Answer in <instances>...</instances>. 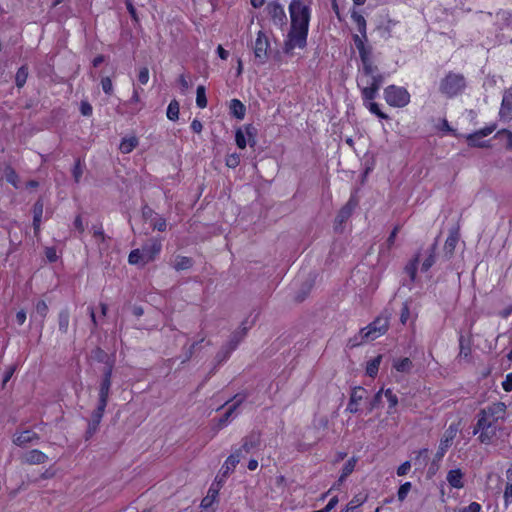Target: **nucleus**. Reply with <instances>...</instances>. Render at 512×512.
<instances>
[{
    "label": "nucleus",
    "instance_id": "obj_1",
    "mask_svg": "<svg viewBox=\"0 0 512 512\" xmlns=\"http://www.w3.org/2000/svg\"><path fill=\"white\" fill-rule=\"evenodd\" d=\"M313 0H292L289 5L291 28L285 42V52L289 53L295 48L303 49L307 43L311 10Z\"/></svg>",
    "mask_w": 512,
    "mask_h": 512
},
{
    "label": "nucleus",
    "instance_id": "obj_2",
    "mask_svg": "<svg viewBox=\"0 0 512 512\" xmlns=\"http://www.w3.org/2000/svg\"><path fill=\"white\" fill-rule=\"evenodd\" d=\"M505 413L506 405L503 402L493 403L479 411L473 434H479L478 439L482 444H491L496 438L498 421L504 419Z\"/></svg>",
    "mask_w": 512,
    "mask_h": 512
},
{
    "label": "nucleus",
    "instance_id": "obj_3",
    "mask_svg": "<svg viewBox=\"0 0 512 512\" xmlns=\"http://www.w3.org/2000/svg\"><path fill=\"white\" fill-rule=\"evenodd\" d=\"M466 87V80L462 74L449 72L441 81L439 91L448 98L461 94Z\"/></svg>",
    "mask_w": 512,
    "mask_h": 512
},
{
    "label": "nucleus",
    "instance_id": "obj_4",
    "mask_svg": "<svg viewBox=\"0 0 512 512\" xmlns=\"http://www.w3.org/2000/svg\"><path fill=\"white\" fill-rule=\"evenodd\" d=\"M384 81V76L380 73L363 74L358 79V86L361 87L362 96L365 100L376 98L378 90Z\"/></svg>",
    "mask_w": 512,
    "mask_h": 512
},
{
    "label": "nucleus",
    "instance_id": "obj_5",
    "mask_svg": "<svg viewBox=\"0 0 512 512\" xmlns=\"http://www.w3.org/2000/svg\"><path fill=\"white\" fill-rule=\"evenodd\" d=\"M386 102L393 107H404L410 102V94L403 87L390 85L384 90Z\"/></svg>",
    "mask_w": 512,
    "mask_h": 512
},
{
    "label": "nucleus",
    "instance_id": "obj_6",
    "mask_svg": "<svg viewBox=\"0 0 512 512\" xmlns=\"http://www.w3.org/2000/svg\"><path fill=\"white\" fill-rule=\"evenodd\" d=\"M388 318L384 316L377 317L371 324L361 330L362 338L374 340L383 335L388 329Z\"/></svg>",
    "mask_w": 512,
    "mask_h": 512
},
{
    "label": "nucleus",
    "instance_id": "obj_7",
    "mask_svg": "<svg viewBox=\"0 0 512 512\" xmlns=\"http://www.w3.org/2000/svg\"><path fill=\"white\" fill-rule=\"evenodd\" d=\"M458 431H459L458 424L449 425V427L445 430L443 437L440 440L438 450L435 454L434 461H440L444 457L448 448L452 445V442H453L454 438L456 437Z\"/></svg>",
    "mask_w": 512,
    "mask_h": 512
},
{
    "label": "nucleus",
    "instance_id": "obj_8",
    "mask_svg": "<svg viewBox=\"0 0 512 512\" xmlns=\"http://www.w3.org/2000/svg\"><path fill=\"white\" fill-rule=\"evenodd\" d=\"M266 9L275 25L283 27L287 24L285 10L278 0L268 3Z\"/></svg>",
    "mask_w": 512,
    "mask_h": 512
},
{
    "label": "nucleus",
    "instance_id": "obj_9",
    "mask_svg": "<svg viewBox=\"0 0 512 512\" xmlns=\"http://www.w3.org/2000/svg\"><path fill=\"white\" fill-rule=\"evenodd\" d=\"M359 56L362 63L361 72L363 74H372L378 71V67L374 64L373 48L371 45H365V47L359 51Z\"/></svg>",
    "mask_w": 512,
    "mask_h": 512
},
{
    "label": "nucleus",
    "instance_id": "obj_10",
    "mask_svg": "<svg viewBox=\"0 0 512 512\" xmlns=\"http://www.w3.org/2000/svg\"><path fill=\"white\" fill-rule=\"evenodd\" d=\"M367 393H368L367 390L364 389L363 387H354L351 390L350 399H349V403L347 405L346 410L353 414L358 413L360 402L364 398H366Z\"/></svg>",
    "mask_w": 512,
    "mask_h": 512
},
{
    "label": "nucleus",
    "instance_id": "obj_11",
    "mask_svg": "<svg viewBox=\"0 0 512 512\" xmlns=\"http://www.w3.org/2000/svg\"><path fill=\"white\" fill-rule=\"evenodd\" d=\"M268 46L269 43L267 37L260 31L254 44L255 58L260 64H263L267 59Z\"/></svg>",
    "mask_w": 512,
    "mask_h": 512
},
{
    "label": "nucleus",
    "instance_id": "obj_12",
    "mask_svg": "<svg viewBox=\"0 0 512 512\" xmlns=\"http://www.w3.org/2000/svg\"><path fill=\"white\" fill-rule=\"evenodd\" d=\"M245 399H246L245 394H236L231 400H229L225 403V404H228L231 401H233V404L231 406H229V408L227 409V411L225 412L223 417H221L219 419L218 429H221L228 423L229 419L233 416V414L235 413L237 408L243 403V401Z\"/></svg>",
    "mask_w": 512,
    "mask_h": 512
},
{
    "label": "nucleus",
    "instance_id": "obj_13",
    "mask_svg": "<svg viewBox=\"0 0 512 512\" xmlns=\"http://www.w3.org/2000/svg\"><path fill=\"white\" fill-rule=\"evenodd\" d=\"M499 116L504 121L512 119V88L505 90L503 94Z\"/></svg>",
    "mask_w": 512,
    "mask_h": 512
},
{
    "label": "nucleus",
    "instance_id": "obj_14",
    "mask_svg": "<svg viewBox=\"0 0 512 512\" xmlns=\"http://www.w3.org/2000/svg\"><path fill=\"white\" fill-rule=\"evenodd\" d=\"M260 445V434L258 432H251L249 435L243 438L241 447L234 453H242L245 451L246 454L250 453L252 449Z\"/></svg>",
    "mask_w": 512,
    "mask_h": 512
},
{
    "label": "nucleus",
    "instance_id": "obj_15",
    "mask_svg": "<svg viewBox=\"0 0 512 512\" xmlns=\"http://www.w3.org/2000/svg\"><path fill=\"white\" fill-rule=\"evenodd\" d=\"M495 129V126L486 127L484 129H481L475 133H472L467 136V141L469 145L476 146V147H486L487 144L485 141H481L483 137L488 136L491 134Z\"/></svg>",
    "mask_w": 512,
    "mask_h": 512
},
{
    "label": "nucleus",
    "instance_id": "obj_16",
    "mask_svg": "<svg viewBox=\"0 0 512 512\" xmlns=\"http://www.w3.org/2000/svg\"><path fill=\"white\" fill-rule=\"evenodd\" d=\"M23 462L30 464V465H38L43 464L47 461L48 457L45 453H43L40 450L34 449L29 452H27L23 456Z\"/></svg>",
    "mask_w": 512,
    "mask_h": 512
},
{
    "label": "nucleus",
    "instance_id": "obj_17",
    "mask_svg": "<svg viewBox=\"0 0 512 512\" xmlns=\"http://www.w3.org/2000/svg\"><path fill=\"white\" fill-rule=\"evenodd\" d=\"M38 439H39V436L37 433H35L31 430H25V431L20 432L19 434H16L13 439V442L17 446H25V445L33 442L34 440H38Z\"/></svg>",
    "mask_w": 512,
    "mask_h": 512
},
{
    "label": "nucleus",
    "instance_id": "obj_18",
    "mask_svg": "<svg viewBox=\"0 0 512 512\" xmlns=\"http://www.w3.org/2000/svg\"><path fill=\"white\" fill-rule=\"evenodd\" d=\"M459 238H460L459 229L458 228L452 229L450 232V235L446 239L445 245H444V251H445L446 256L451 257L453 255L454 249L459 241Z\"/></svg>",
    "mask_w": 512,
    "mask_h": 512
},
{
    "label": "nucleus",
    "instance_id": "obj_19",
    "mask_svg": "<svg viewBox=\"0 0 512 512\" xmlns=\"http://www.w3.org/2000/svg\"><path fill=\"white\" fill-rule=\"evenodd\" d=\"M463 476L460 469H452L447 473L446 480L451 487L461 489L464 486Z\"/></svg>",
    "mask_w": 512,
    "mask_h": 512
},
{
    "label": "nucleus",
    "instance_id": "obj_20",
    "mask_svg": "<svg viewBox=\"0 0 512 512\" xmlns=\"http://www.w3.org/2000/svg\"><path fill=\"white\" fill-rule=\"evenodd\" d=\"M161 250V243L157 240H151L144 246V257L145 260L150 262Z\"/></svg>",
    "mask_w": 512,
    "mask_h": 512
},
{
    "label": "nucleus",
    "instance_id": "obj_21",
    "mask_svg": "<svg viewBox=\"0 0 512 512\" xmlns=\"http://www.w3.org/2000/svg\"><path fill=\"white\" fill-rule=\"evenodd\" d=\"M240 462V455L238 453L231 454L225 461L220 472L223 477H227Z\"/></svg>",
    "mask_w": 512,
    "mask_h": 512
},
{
    "label": "nucleus",
    "instance_id": "obj_22",
    "mask_svg": "<svg viewBox=\"0 0 512 512\" xmlns=\"http://www.w3.org/2000/svg\"><path fill=\"white\" fill-rule=\"evenodd\" d=\"M1 178L5 179L8 183L12 184L15 188H19V176L15 169L10 165H6L1 170Z\"/></svg>",
    "mask_w": 512,
    "mask_h": 512
},
{
    "label": "nucleus",
    "instance_id": "obj_23",
    "mask_svg": "<svg viewBox=\"0 0 512 512\" xmlns=\"http://www.w3.org/2000/svg\"><path fill=\"white\" fill-rule=\"evenodd\" d=\"M247 333V327L241 326L239 329H237L235 332L232 333L229 342L226 344V346L234 351L238 344L243 340Z\"/></svg>",
    "mask_w": 512,
    "mask_h": 512
},
{
    "label": "nucleus",
    "instance_id": "obj_24",
    "mask_svg": "<svg viewBox=\"0 0 512 512\" xmlns=\"http://www.w3.org/2000/svg\"><path fill=\"white\" fill-rule=\"evenodd\" d=\"M229 108L235 118L242 120L245 117L246 108L240 100L232 99Z\"/></svg>",
    "mask_w": 512,
    "mask_h": 512
},
{
    "label": "nucleus",
    "instance_id": "obj_25",
    "mask_svg": "<svg viewBox=\"0 0 512 512\" xmlns=\"http://www.w3.org/2000/svg\"><path fill=\"white\" fill-rule=\"evenodd\" d=\"M69 321H70L69 310L67 308H64L58 314V326H59V331L62 334H66L68 332Z\"/></svg>",
    "mask_w": 512,
    "mask_h": 512
},
{
    "label": "nucleus",
    "instance_id": "obj_26",
    "mask_svg": "<svg viewBox=\"0 0 512 512\" xmlns=\"http://www.w3.org/2000/svg\"><path fill=\"white\" fill-rule=\"evenodd\" d=\"M138 145V139L136 137H129V138H123L119 149L122 153L128 154L132 152L134 148H136Z\"/></svg>",
    "mask_w": 512,
    "mask_h": 512
},
{
    "label": "nucleus",
    "instance_id": "obj_27",
    "mask_svg": "<svg viewBox=\"0 0 512 512\" xmlns=\"http://www.w3.org/2000/svg\"><path fill=\"white\" fill-rule=\"evenodd\" d=\"M351 18L355 22V24L357 25L358 32L363 36V38L365 40H367L366 20H365V18L361 14H359V13H357L355 11L352 13Z\"/></svg>",
    "mask_w": 512,
    "mask_h": 512
},
{
    "label": "nucleus",
    "instance_id": "obj_28",
    "mask_svg": "<svg viewBox=\"0 0 512 512\" xmlns=\"http://www.w3.org/2000/svg\"><path fill=\"white\" fill-rule=\"evenodd\" d=\"M110 388H111V382L101 381L100 388H99L98 404H100L102 406H107Z\"/></svg>",
    "mask_w": 512,
    "mask_h": 512
},
{
    "label": "nucleus",
    "instance_id": "obj_29",
    "mask_svg": "<svg viewBox=\"0 0 512 512\" xmlns=\"http://www.w3.org/2000/svg\"><path fill=\"white\" fill-rule=\"evenodd\" d=\"M435 249L436 244H433L428 250H427V257L423 260L421 270L423 272H426L432 267V265L435 263Z\"/></svg>",
    "mask_w": 512,
    "mask_h": 512
},
{
    "label": "nucleus",
    "instance_id": "obj_30",
    "mask_svg": "<svg viewBox=\"0 0 512 512\" xmlns=\"http://www.w3.org/2000/svg\"><path fill=\"white\" fill-rule=\"evenodd\" d=\"M193 261L189 257L185 256H177L175 259V262L173 264V267L177 270H187L192 267Z\"/></svg>",
    "mask_w": 512,
    "mask_h": 512
},
{
    "label": "nucleus",
    "instance_id": "obj_31",
    "mask_svg": "<svg viewBox=\"0 0 512 512\" xmlns=\"http://www.w3.org/2000/svg\"><path fill=\"white\" fill-rule=\"evenodd\" d=\"M128 260H129L130 264L149 263L148 261L145 260V257H144V247L141 250L140 249L132 250L129 254Z\"/></svg>",
    "mask_w": 512,
    "mask_h": 512
},
{
    "label": "nucleus",
    "instance_id": "obj_32",
    "mask_svg": "<svg viewBox=\"0 0 512 512\" xmlns=\"http://www.w3.org/2000/svg\"><path fill=\"white\" fill-rule=\"evenodd\" d=\"M381 360L382 356L378 355L377 357H375L374 359L367 363L366 373L368 376L375 377L377 375Z\"/></svg>",
    "mask_w": 512,
    "mask_h": 512
},
{
    "label": "nucleus",
    "instance_id": "obj_33",
    "mask_svg": "<svg viewBox=\"0 0 512 512\" xmlns=\"http://www.w3.org/2000/svg\"><path fill=\"white\" fill-rule=\"evenodd\" d=\"M244 132L247 140V144H249L251 147H254L257 143L256 136H257V129L253 125H245L244 126Z\"/></svg>",
    "mask_w": 512,
    "mask_h": 512
},
{
    "label": "nucleus",
    "instance_id": "obj_34",
    "mask_svg": "<svg viewBox=\"0 0 512 512\" xmlns=\"http://www.w3.org/2000/svg\"><path fill=\"white\" fill-rule=\"evenodd\" d=\"M355 205L356 204L352 200H349V202L341 209V211L337 217L340 224H342L348 220Z\"/></svg>",
    "mask_w": 512,
    "mask_h": 512
},
{
    "label": "nucleus",
    "instance_id": "obj_35",
    "mask_svg": "<svg viewBox=\"0 0 512 512\" xmlns=\"http://www.w3.org/2000/svg\"><path fill=\"white\" fill-rule=\"evenodd\" d=\"M43 200L39 198L33 206V224H40L43 215Z\"/></svg>",
    "mask_w": 512,
    "mask_h": 512
},
{
    "label": "nucleus",
    "instance_id": "obj_36",
    "mask_svg": "<svg viewBox=\"0 0 512 512\" xmlns=\"http://www.w3.org/2000/svg\"><path fill=\"white\" fill-rule=\"evenodd\" d=\"M179 109L180 105L177 100H172L167 108V117L168 119L175 121L179 118Z\"/></svg>",
    "mask_w": 512,
    "mask_h": 512
},
{
    "label": "nucleus",
    "instance_id": "obj_37",
    "mask_svg": "<svg viewBox=\"0 0 512 512\" xmlns=\"http://www.w3.org/2000/svg\"><path fill=\"white\" fill-rule=\"evenodd\" d=\"M355 465H356V459L355 458H351L350 460H348L343 469H342V473L339 477V482H343L354 470L355 468Z\"/></svg>",
    "mask_w": 512,
    "mask_h": 512
},
{
    "label": "nucleus",
    "instance_id": "obj_38",
    "mask_svg": "<svg viewBox=\"0 0 512 512\" xmlns=\"http://www.w3.org/2000/svg\"><path fill=\"white\" fill-rule=\"evenodd\" d=\"M393 366L399 372H409L412 368V362L406 357L395 361Z\"/></svg>",
    "mask_w": 512,
    "mask_h": 512
},
{
    "label": "nucleus",
    "instance_id": "obj_39",
    "mask_svg": "<svg viewBox=\"0 0 512 512\" xmlns=\"http://www.w3.org/2000/svg\"><path fill=\"white\" fill-rule=\"evenodd\" d=\"M28 77V68L27 66L23 65L21 66L15 76V82L17 87H23L26 83Z\"/></svg>",
    "mask_w": 512,
    "mask_h": 512
},
{
    "label": "nucleus",
    "instance_id": "obj_40",
    "mask_svg": "<svg viewBox=\"0 0 512 512\" xmlns=\"http://www.w3.org/2000/svg\"><path fill=\"white\" fill-rule=\"evenodd\" d=\"M196 104L199 108H205L207 106V98L205 94V87L199 85L196 91Z\"/></svg>",
    "mask_w": 512,
    "mask_h": 512
},
{
    "label": "nucleus",
    "instance_id": "obj_41",
    "mask_svg": "<svg viewBox=\"0 0 512 512\" xmlns=\"http://www.w3.org/2000/svg\"><path fill=\"white\" fill-rule=\"evenodd\" d=\"M105 408L106 406L98 404L97 408L92 412L89 422L99 425L104 415Z\"/></svg>",
    "mask_w": 512,
    "mask_h": 512
},
{
    "label": "nucleus",
    "instance_id": "obj_42",
    "mask_svg": "<svg viewBox=\"0 0 512 512\" xmlns=\"http://www.w3.org/2000/svg\"><path fill=\"white\" fill-rule=\"evenodd\" d=\"M218 495L217 490H213L212 488L209 489L208 494L206 497H204L201 501V507L203 508H209L213 502L215 501L216 497Z\"/></svg>",
    "mask_w": 512,
    "mask_h": 512
},
{
    "label": "nucleus",
    "instance_id": "obj_43",
    "mask_svg": "<svg viewBox=\"0 0 512 512\" xmlns=\"http://www.w3.org/2000/svg\"><path fill=\"white\" fill-rule=\"evenodd\" d=\"M419 262V256H416L406 267L405 272L409 275L411 280L415 279L417 271V263Z\"/></svg>",
    "mask_w": 512,
    "mask_h": 512
},
{
    "label": "nucleus",
    "instance_id": "obj_44",
    "mask_svg": "<svg viewBox=\"0 0 512 512\" xmlns=\"http://www.w3.org/2000/svg\"><path fill=\"white\" fill-rule=\"evenodd\" d=\"M235 141H236L238 148L244 149L246 147L247 140H246L245 132L243 129H241V128L237 129L236 134H235Z\"/></svg>",
    "mask_w": 512,
    "mask_h": 512
},
{
    "label": "nucleus",
    "instance_id": "obj_45",
    "mask_svg": "<svg viewBox=\"0 0 512 512\" xmlns=\"http://www.w3.org/2000/svg\"><path fill=\"white\" fill-rule=\"evenodd\" d=\"M366 500V497L355 496L346 506V512L352 511L362 505Z\"/></svg>",
    "mask_w": 512,
    "mask_h": 512
},
{
    "label": "nucleus",
    "instance_id": "obj_46",
    "mask_svg": "<svg viewBox=\"0 0 512 512\" xmlns=\"http://www.w3.org/2000/svg\"><path fill=\"white\" fill-rule=\"evenodd\" d=\"M231 353L232 350H230L226 345L223 346L215 357L217 363L221 364L222 362L226 361Z\"/></svg>",
    "mask_w": 512,
    "mask_h": 512
},
{
    "label": "nucleus",
    "instance_id": "obj_47",
    "mask_svg": "<svg viewBox=\"0 0 512 512\" xmlns=\"http://www.w3.org/2000/svg\"><path fill=\"white\" fill-rule=\"evenodd\" d=\"M411 483L410 482H406L404 484H402L399 489H398V493H397V496H398V500L399 501H404L405 498L407 497L409 491L411 490Z\"/></svg>",
    "mask_w": 512,
    "mask_h": 512
},
{
    "label": "nucleus",
    "instance_id": "obj_48",
    "mask_svg": "<svg viewBox=\"0 0 512 512\" xmlns=\"http://www.w3.org/2000/svg\"><path fill=\"white\" fill-rule=\"evenodd\" d=\"M82 174H83V168L81 166V161H80V159H77L75 162V165L73 167V170H72V175H73V178L76 183L80 182Z\"/></svg>",
    "mask_w": 512,
    "mask_h": 512
},
{
    "label": "nucleus",
    "instance_id": "obj_49",
    "mask_svg": "<svg viewBox=\"0 0 512 512\" xmlns=\"http://www.w3.org/2000/svg\"><path fill=\"white\" fill-rule=\"evenodd\" d=\"M385 396L389 402V411L388 413H391V409L395 408L398 404V398L395 394H393L391 389H387L385 391Z\"/></svg>",
    "mask_w": 512,
    "mask_h": 512
},
{
    "label": "nucleus",
    "instance_id": "obj_50",
    "mask_svg": "<svg viewBox=\"0 0 512 512\" xmlns=\"http://www.w3.org/2000/svg\"><path fill=\"white\" fill-rule=\"evenodd\" d=\"M496 17H497V20L499 22H502L506 25H510L511 24V18H512V15L510 12L508 11H505V10H501L499 11L497 14H496Z\"/></svg>",
    "mask_w": 512,
    "mask_h": 512
},
{
    "label": "nucleus",
    "instance_id": "obj_51",
    "mask_svg": "<svg viewBox=\"0 0 512 512\" xmlns=\"http://www.w3.org/2000/svg\"><path fill=\"white\" fill-rule=\"evenodd\" d=\"M101 86H102L103 91L107 95H111L113 93V85H112V81L109 77L102 78Z\"/></svg>",
    "mask_w": 512,
    "mask_h": 512
},
{
    "label": "nucleus",
    "instance_id": "obj_52",
    "mask_svg": "<svg viewBox=\"0 0 512 512\" xmlns=\"http://www.w3.org/2000/svg\"><path fill=\"white\" fill-rule=\"evenodd\" d=\"M36 313L38 315H40L42 317V319H44L47 315V312H48V306L47 304L45 303V301H38L37 304H36Z\"/></svg>",
    "mask_w": 512,
    "mask_h": 512
},
{
    "label": "nucleus",
    "instance_id": "obj_53",
    "mask_svg": "<svg viewBox=\"0 0 512 512\" xmlns=\"http://www.w3.org/2000/svg\"><path fill=\"white\" fill-rule=\"evenodd\" d=\"M504 501L505 506H508L512 503V482L507 481L505 491H504Z\"/></svg>",
    "mask_w": 512,
    "mask_h": 512
},
{
    "label": "nucleus",
    "instance_id": "obj_54",
    "mask_svg": "<svg viewBox=\"0 0 512 512\" xmlns=\"http://www.w3.org/2000/svg\"><path fill=\"white\" fill-rule=\"evenodd\" d=\"M382 393H383V389L379 390L375 394L373 399L370 401L369 407H368L369 412H371L374 408L378 407V405L380 404L381 399H382Z\"/></svg>",
    "mask_w": 512,
    "mask_h": 512
},
{
    "label": "nucleus",
    "instance_id": "obj_55",
    "mask_svg": "<svg viewBox=\"0 0 512 512\" xmlns=\"http://www.w3.org/2000/svg\"><path fill=\"white\" fill-rule=\"evenodd\" d=\"M93 358L99 362H107L108 355L107 353L102 350L101 348H96L93 351Z\"/></svg>",
    "mask_w": 512,
    "mask_h": 512
},
{
    "label": "nucleus",
    "instance_id": "obj_56",
    "mask_svg": "<svg viewBox=\"0 0 512 512\" xmlns=\"http://www.w3.org/2000/svg\"><path fill=\"white\" fill-rule=\"evenodd\" d=\"M239 162H240V158H239V155L234 153V154H231L229 156H227L226 158V165L230 168H235L239 165Z\"/></svg>",
    "mask_w": 512,
    "mask_h": 512
},
{
    "label": "nucleus",
    "instance_id": "obj_57",
    "mask_svg": "<svg viewBox=\"0 0 512 512\" xmlns=\"http://www.w3.org/2000/svg\"><path fill=\"white\" fill-rule=\"evenodd\" d=\"M148 80H149V70L147 67H143L140 69L139 71V74H138V81L142 84V85H145L148 83Z\"/></svg>",
    "mask_w": 512,
    "mask_h": 512
},
{
    "label": "nucleus",
    "instance_id": "obj_58",
    "mask_svg": "<svg viewBox=\"0 0 512 512\" xmlns=\"http://www.w3.org/2000/svg\"><path fill=\"white\" fill-rule=\"evenodd\" d=\"M369 110L371 113L377 115L378 117H380L382 119L388 118V116L379 109V106L377 103L371 102L369 104Z\"/></svg>",
    "mask_w": 512,
    "mask_h": 512
},
{
    "label": "nucleus",
    "instance_id": "obj_59",
    "mask_svg": "<svg viewBox=\"0 0 512 512\" xmlns=\"http://www.w3.org/2000/svg\"><path fill=\"white\" fill-rule=\"evenodd\" d=\"M353 41H354V44L359 52L361 49H363L365 47V45H366L365 42L367 40H365L362 35L354 34Z\"/></svg>",
    "mask_w": 512,
    "mask_h": 512
},
{
    "label": "nucleus",
    "instance_id": "obj_60",
    "mask_svg": "<svg viewBox=\"0 0 512 512\" xmlns=\"http://www.w3.org/2000/svg\"><path fill=\"white\" fill-rule=\"evenodd\" d=\"M459 342H460V352H459V357L460 358H468L469 355H470V348L469 347H465L464 346V339H463V336L460 337L459 339Z\"/></svg>",
    "mask_w": 512,
    "mask_h": 512
},
{
    "label": "nucleus",
    "instance_id": "obj_61",
    "mask_svg": "<svg viewBox=\"0 0 512 512\" xmlns=\"http://www.w3.org/2000/svg\"><path fill=\"white\" fill-rule=\"evenodd\" d=\"M92 106L87 101H82L80 104V112L84 116H90L92 114Z\"/></svg>",
    "mask_w": 512,
    "mask_h": 512
},
{
    "label": "nucleus",
    "instance_id": "obj_62",
    "mask_svg": "<svg viewBox=\"0 0 512 512\" xmlns=\"http://www.w3.org/2000/svg\"><path fill=\"white\" fill-rule=\"evenodd\" d=\"M411 468V463L409 461L404 462L401 464L397 469V475L398 476H404L408 473V471Z\"/></svg>",
    "mask_w": 512,
    "mask_h": 512
},
{
    "label": "nucleus",
    "instance_id": "obj_63",
    "mask_svg": "<svg viewBox=\"0 0 512 512\" xmlns=\"http://www.w3.org/2000/svg\"><path fill=\"white\" fill-rule=\"evenodd\" d=\"M502 387L506 392L512 391V373L506 375L505 380L502 382Z\"/></svg>",
    "mask_w": 512,
    "mask_h": 512
},
{
    "label": "nucleus",
    "instance_id": "obj_64",
    "mask_svg": "<svg viewBox=\"0 0 512 512\" xmlns=\"http://www.w3.org/2000/svg\"><path fill=\"white\" fill-rule=\"evenodd\" d=\"M481 505L477 502L470 503L467 507H465L461 512H480Z\"/></svg>",
    "mask_w": 512,
    "mask_h": 512
}]
</instances>
